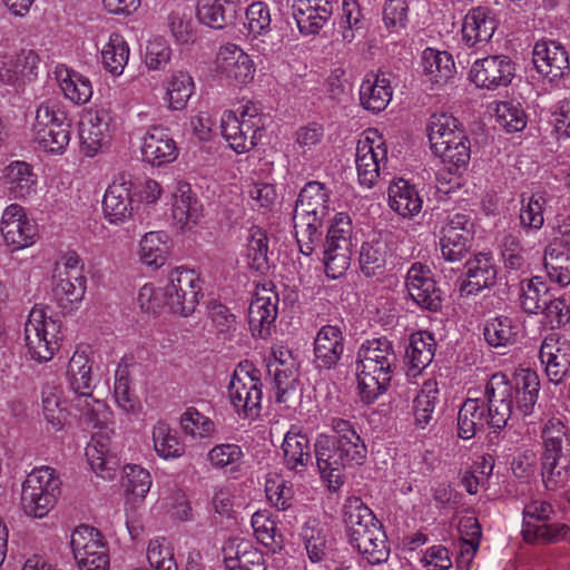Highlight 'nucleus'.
Here are the masks:
<instances>
[{
    "mask_svg": "<svg viewBox=\"0 0 570 570\" xmlns=\"http://www.w3.org/2000/svg\"><path fill=\"white\" fill-rule=\"evenodd\" d=\"M540 391L535 372L521 370L511 382L504 373H494L485 384L483 397L484 410L494 432L504 429L511 419L513 402L524 416L532 414Z\"/></svg>",
    "mask_w": 570,
    "mask_h": 570,
    "instance_id": "f257e3e1",
    "label": "nucleus"
},
{
    "mask_svg": "<svg viewBox=\"0 0 570 570\" xmlns=\"http://www.w3.org/2000/svg\"><path fill=\"white\" fill-rule=\"evenodd\" d=\"M392 341L382 336L365 341L356 353V375L361 400L371 404L384 394L397 370Z\"/></svg>",
    "mask_w": 570,
    "mask_h": 570,
    "instance_id": "f03ea898",
    "label": "nucleus"
},
{
    "mask_svg": "<svg viewBox=\"0 0 570 570\" xmlns=\"http://www.w3.org/2000/svg\"><path fill=\"white\" fill-rule=\"evenodd\" d=\"M91 362L85 352L76 351L69 360L67 380L73 392L72 407L87 424L98 428L107 422L108 407L105 402L92 396Z\"/></svg>",
    "mask_w": 570,
    "mask_h": 570,
    "instance_id": "7ed1b4c3",
    "label": "nucleus"
},
{
    "mask_svg": "<svg viewBox=\"0 0 570 570\" xmlns=\"http://www.w3.org/2000/svg\"><path fill=\"white\" fill-rule=\"evenodd\" d=\"M458 119L441 114L430 118L428 135L433 154L440 157L450 173L465 168L471 158V144Z\"/></svg>",
    "mask_w": 570,
    "mask_h": 570,
    "instance_id": "20e7f679",
    "label": "nucleus"
},
{
    "mask_svg": "<svg viewBox=\"0 0 570 570\" xmlns=\"http://www.w3.org/2000/svg\"><path fill=\"white\" fill-rule=\"evenodd\" d=\"M266 116L258 104L248 100L235 110H225L220 119L223 137L237 154L253 149L263 136Z\"/></svg>",
    "mask_w": 570,
    "mask_h": 570,
    "instance_id": "39448f33",
    "label": "nucleus"
},
{
    "mask_svg": "<svg viewBox=\"0 0 570 570\" xmlns=\"http://www.w3.org/2000/svg\"><path fill=\"white\" fill-rule=\"evenodd\" d=\"M61 481L49 466L35 469L22 483L21 509L32 518H43L60 494Z\"/></svg>",
    "mask_w": 570,
    "mask_h": 570,
    "instance_id": "423d86ee",
    "label": "nucleus"
},
{
    "mask_svg": "<svg viewBox=\"0 0 570 570\" xmlns=\"http://www.w3.org/2000/svg\"><path fill=\"white\" fill-rule=\"evenodd\" d=\"M60 324L47 316L41 307H33L24 325L26 346L31 358L47 362L59 348Z\"/></svg>",
    "mask_w": 570,
    "mask_h": 570,
    "instance_id": "0eeeda50",
    "label": "nucleus"
},
{
    "mask_svg": "<svg viewBox=\"0 0 570 570\" xmlns=\"http://www.w3.org/2000/svg\"><path fill=\"white\" fill-rule=\"evenodd\" d=\"M554 513L552 505L542 500H532L523 509L522 535L531 544H549L563 539L568 527L560 523H547Z\"/></svg>",
    "mask_w": 570,
    "mask_h": 570,
    "instance_id": "6e6552de",
    "label": "nucleus"
},
{
    "mask_svg": "<svg viewBox=\"0 0 570 570\" xmlns=\"http://www.w3.org/2000/svg\"><path fill=\"white\" fill-rule=\"evenodd\" d=\"M166 287L167 306L173 313L188 316L195 311L202 287L199 276L194 269L183 267L174 269Z\"/></svg>",
    "mask_w": 570,
    "mask_h": 570,
    "instance_id": "1a4fd4ad",
    "label": "nucleus"
},
{
    "mask_svg": "<svg viewBox=\"0 0 570 570\" xmlns=\"http://www.w3.org/2000/svg\"><path fill=\"white\" fill-rule=\"evenodd\" d=\"M258 371H246L238 367L229 382L228 396L238 415L255 417L258 415L262 404V382Z\"/></svg>",
    "mask_w": 570,
    "mask_h": 570,
    "instance_id": "9d476101",
    "label": "nucleus"
},
{
    "mask_svg": "<svg viewBox=\"0 0 570 570\" xmlns=\"http://www.w3.org/2000/svg\"><path fill=\"white\" fill-rule=\"evenodd\" d=\"M271 11L263 1H256L246 9V28L253 36V48L268 57L283 47V36L271 28Z\"/></svg>",
    "mask_w": 570,
    "mask_h": 570,
    "instance_id": "9b49d317",
    "label": "nucleus"
},
{
    "mask_svg": "<svg viewBox=\"0 0 570 570\" xmlns=\"http://www.w3.org/2000/svg\"><path fill=\"white\" fill-rule=\"evenodd\" d=\"M514 72V62L510 57L494 55L475 60L470 70V79L479 88L495 90L509 86Z\"/></svg>",
    "mask_w": 570,
    "mask_h": 570,
    "instance_id": "f8f14e48",
    "label": "nucleus"
},
{
    "mask_svg": "<svg viewBox=\"0 0 570 570\" xmlns=\"http://www.w3.org/2000/svg\"><path fill=\"white\" fill-rule=\"evenodd\" d=\"M0 229L7 246L13 252L31 246L38 237L37 224L27 217L18 204H11L4 209Z\"/></svg>",
    "mask_w": 570,
    "mask_h": 570,
    "instance_id": "ddd939ff",
    "label": "nucleus"
},
{
    "mask_svg": "<svg viewBox=\"0 0 570 570\" xmlns=\"http://www.w3.org/2000/svg\"><path fill=\"white\" fill-rule=\"evenodd\" d=\"M406 289L410 297L421 308L438 312L442 307V291L434 281L432 271L421 264L414 263L406 273Z\"/></svg>",
    "mask_w": 570,
    "mask_h": 570,
    "instance_id": "4468645a",
    "label": "nucleus"
},
{
    "mask_svg": "<svg viewBox=\"0 0 570 570\" xmlns=\"http://www.w3.org/2000/svg\"><path fill=\"white\" fill-rule=\"evenodd\" d=\"M335 444L332 435L324 433L320 434L314 443L317 469L332 490L341 488L344 483L345 468L350 466Z\"/></svg>",
    "mask_w": 570,
    "mask_h": 570,
    "instance_id": "2eb2a0df",
    "label": "nucleus"
},
{
    "mask_svg": "<svg viewBox=\"0 0 570 570\" xmlns=\"http://www.w3.org/2000/svg\"><path fill=\"white\" fill-rule=\"evenodd\" d=\"M498 267L490 253H478L464 264V279L460 285L461 296L476 295L495 285Z\"/></svg>",
    "mask_w": 570,
    "mask_h": 570,
    "instance_id": "dca6fc26",
    "label": "nucleus"
},
{
    "mask_svg": "<svg viewBox=\"0 0 570 570\" xmlns=\"http://www.w3.org/2000/svg\"><path fill=\"white\" fill-rule=\"evenodd\" d=\"M111 114L104 107L90 109L80 122L79 138L87 156H95L110 138Z\"/></svg>",
    "mask_w": 570,
    "mask_h": 570,
    "instance_id": "f3484780",
    "label": "nucleus"
},
{
    "mask_svg": "<svg viewBox=\"0 0 570 570\" xmlns=\"http://www.w3.org/2000/svg\"><path fill=\"white\" fill-rule=\"evenodd\" d=\"M336 0H294L293 17L303 36H315L328 22Z\"/></svg>",
    "mask_w": 570,
    "mask_h": 570,
    "instance_id": "a211bd4d",
    "label": "nucleus"
},
{
    "mask_svg": "<svg viewBox=\"0 0 570 570\" xmlns=\"http://www.w3.org/2000/svg\"><path fill=\"white\" fill-rule=\"evenodd\" d=\"M278 314V295L263 289L256 293L248 307V325L253 336L267 338Z\"/></svg>",
    "mask_w": 570,
    "mask_h": 570,
    "instance_id": "6ab92c4d",
    "label": "nucleus"
},
{
    "mask_svg": "<svg viewBox=\"0 0 570 570\" xmlns=\"http://www.w3.org/2000/svg\"><path fill=\"white\" fill-rule=\"evenodd\" d=\"M539 357L549 381L558 385L570 370V343L548 336L540 346Z\"/></svg>",
    "mask_w": 570,
    "mask_h": 570,
    "instance_id": "aec40b11",
    "label": "nucleus"
},
{
    "mask_svg": "<svg viewBox=\"0 0 570 570\" xmlns=\"http://www.w3.org/2000/svg\"><path fill=\"white\" fill-rule=\"evenodd\" d=\"M216 69L229 80L247 83L254 77V62L242 48L228 43L222 47L216 57Z\"/></svg>",
    "mask_w": 570,
    "mask_h": 570,
    "instance_id": "412c9836",
    "label": "nucleus"
},
{
    "mask_svg": "<svg viewBox=\"0 0 570 570\" xmlns=\"http://www.w3.org/2000/svg\"><path fill=\"white\" fill-rule=\"evenodd\" d=\"M532 60L535 69L544 77L554 80L569 72V58L566 49L557 41H539L534 45Z\"/></svg>",
    "mask_w": 570,
    "mask_h": 570,
    "instance_id": "4be33fe9",
    "label": "nucleus"
},
{
    "mask_svg": "<svg viewBox=\"0 0 570 570\" xmlns=\"http://www.w3.org/2000/svg\"><path fill=\"white\" fill-rule=\"evenodd\" d=\"M330 426L335 433L332 438L334 439L335 445L343 454L348 465H361L364 463L367 456V448L364 441L356 432L354 425L344 419L332 417L330 420Z\"/></svg>",
    "mask_w": 570,
    "mask_h": 570,
    "instance_id": "5701e85b",
    "label": "nucleus"
},
{
    "mask_svg": "<svg viewBox=\"0 0 570 570\" xmlns=\"http://www.w3.org/2000/svg\"><path fill=\"white\" fill-rule=\"evenodd\" d=\"M131 187L132 184L121 177L107 188L102 209L110 224L120 225L131 218L134 212Z\"/></svg>",
    "mask_w": 570,
    "mask_h": 570,
    "instance_id": "b1692460",
    "label": "nucleus"
},
{
    "mask_svg": "<svg viewBox=\"0 0 570 570\" xmlns=\"http://www.w3.org/2000/svg\"><path fill=\"white\" fill-rule=\"evenodd\" d=\"M386 154L383 142L374 145L370 137L358 141L355 163L361 186L372 188L375 185L380 176L381 164L386 160Z\"/></svg>",
    "mask_w": 570,
    "mask_h": 570,
    "instance_id": "393cba45",
    "label": "nucleus"
},
{
    "mask_svg": "<svg viewBox=\"0 0 570 570\" xmlns=\"http://www.w3.org/2000/svg\"><path fill=\"white\" fill-rule=\"evenodd\" d=\"M344 352V336L336 325L322 326L314 340V356L318 368L336 366Z\"/></svg>",
    "mask_w": 570,
    "mask_h": 570,
    "instance_id": "a878e982",
    "label": "nucleus"
},
{
    "mask_svg": "<svg viewBox=\"0 0 570 570\" xmlns=\"http://www.w3.org/2000/svg\"><path fill=\"white\" fill-rule=\"evenodd\" d=\"M141 154L146 163L159 167L174 161L178 148L167 129L151 127L144 136Z\"/></svg>",
    "mask_w": 570,
    "mask_h": 570,
    "instance_id": "bb28decb",
    "label": "nucleus"
},
{
    "mask_svg": "<svg viewBox=\"0 0 570 570\" xmlns=\"http://www.w3.org/2000/svg\"><path fill=\"white\" fill-rule=\"evenodd\" d=\"M242 11L238 0H198L199 21L213 29H224L236 22Z\"/></svg>",
    "mask_w": 570,
    "mask_h": 570,
    "instance_id": "cd10ccee",
    "label": "nucleus"
},
{
    "mask_svg": "<svg viewBox=\"0 0 570 570\" xmlns=\"http://www.w3.org/2000/svg\"><path fill=\"white\" fill-rule=\"evenodd\" d=\"M331 190L325 184L312 180L301 189L295 213L325 219L331 212Z\"/></svg>",
    "mask_w": 570,
    "mask_h": 570,
    "instance_id": "c85d7f7f",
    "label": "nucleus"
},
{
    "mask_svg": "<svg viewBox=\"0 0 570 570\" xmlns=\"http://www.w3.org/2000/svg\"><path fill=\"white\" fill-rule=\"evenodd\" d=\"M392 255L391 242L382 235L364 242L360 250V267L366 277L384 273L386 262Z\"/></svg>",
    "mask_w": 570,
    "mask_h": 570,
    "instance_id": "c756f323",
    "label": "nucleus"
},
{
    "mask_svg": "<svg viewBox=\"0 0 570 570\" xmlns=\"http://www.w3.org/2000/svg\"><path fill=\"white\" fill-rule=\"evenodd\" d=\"M521 332L519 321L507 315L489 318L483 327L485 342L498 350L515 345L520 341Z\"/></svg>",
    "mask_w": 570,
    "mask_h": 570,
    "instance_id": "7c9ffc66",
    "label": "nucleus"
},
{
    "mask_svg": "<svg viewBox=\"0 0 570 570\" xmlns=\"http://www.w3.org/2000/svg\"><path fill=\"white\" fill-rule=\"evenodd\" d=\"M267 371L272 377L276 402L285 404L286 407H292L301 395L296 373L277 358L267 365Z\"/></svg>",
    "mask_w": 570,
    "mask_h": 570,
    "instance_id": "2f4dec72",
    "label": "nucleus"
},
{
    "mask_svg": "<svg viewBox=\"0 0 570 570\" xmlns=\"http://www.w3.org/2000/svg\"><path fill=\"white\" fill-rule=\"evenodd\" d=\"M283 460L287 469L303 472L312 463L309 439L306 434L291 429L282 444Z\"/></svg>",
    "mask_w": 570,
    "mask_h": 570,
    "instance_id": "473e14b6",
    "label": "nucleus"
},
{
    "mask_svg": "<svg viewBox=\"0 0 570 570\" xmlns=\"http://www.w3.org/2000/svg\"><path fill=\"white\" fill-rule=\"evenodd\" d=\"M343 520L347 528L350 541L380 524L372 510L361 498H347L343 505Z\"/></svg>",
    "mask_w": 570,
    "mask_h": 570,
    "instance_id": "72a5a7b5",
    "label": "nucleus"
},
{
    "mask_svg": "<svg viewBox=\"0 0 570 570\" xmlns=\"http://www.w3.org/2000/svg\"><path fill=\"white\" fill-rule=\"evenodd\" d=\"M495 30V20L487 8H475L465 16L462 26V40L468 47L488 42Z\"/></svg>",
    "mask_w": 570,
    "mask_h": 570,
    "instance_id": "f704fd0d",
    "label": "nucleus"
},
{
    "mask_svg": "<svg viewBox=\"0 0 570 570\" xmlns=\"http://www.w3.org/2000/svg\"><path fill=\"white\" fill-rule=\"evenodd\" d=\"M423 75L432 86H443L453 78L455 65L446 51L426 48L421 58Z\"/></svg>",
    "mask_w": 570,
    "mask_h": 570,
    "instance_id": "c9c22d12",
    "label": "nucleus"
},
{
    "mask_svg": "<svg viewBox=\"0 0 570 570\" xmlns=\"http://www.w3.org/2000/svg\"><path fill=\"white\" fill-rule=\"evenodd\" d=\"M392 99L390 80L382 75L367 76L360 87L361 105L370 111L384 110Z\"/></svg>",
    "mask_w": 570,
    "mask_h": 570,
    "instance_id": "e433bc0d",
    "label": "nucleus"
},
{
    "mask_svg": "<svg viewBox=\"0 0 570 570\" xmlns=\"http://www.w3.org/2000/svg\"><path fill=\"white\" fill-rule=\"evenodd\" d=\"M422 204L417 190L407 180L400 178L389 186V205L402 217L415 216L421 212Z\"/></svg>",
    "mask_w": 570,
    "mask_h": 570,
    "instance_id": "4c0bfd02",
    "label": "nucleus"
},
{
    "mask_svg": "<svg viewBox=\"0 0 570 570\" xmlns=\"http://www.w3.org/2000/svg\"><path fill=\"white\" fill-rule=\"evenodd\" d=\"M3 179L9 194L16 199L26 198L36 189L37 175L26 161L10 163L4 168Z\"/></svg>",
    "mask_w": 570,
    "mask_h": 570,
    "instance_id": "58836bf2",
    "label": "nucleus"
},
{
    "mask_svg": "<svg viewBox=\"0 0 570 570\" xmlns=\"http://www.w3.org/2000/svg\"><path fill=\"white\" fill-rule=\"evenodd\" d=\"M490 428L484 404L480 399H468L458 413V435L463 440L472 439L479 431Z\"/></svg>",
    "mask_w": 570,
    "mask_h": 570,
    "instance_id": "ea45409f",
    "label": "nucleus"
},
{
    "mask_svg": "<svg viewBox=\"0 0 570 570\" xmlns=\"http://www.w3.org/2000/svg\"><path fill=\"white\" fill-rule=\"evenodd\" d=\"M86 456L92 471L104 480H114L119 469V461L111 454L107 439L94 436L86 449Z\"/></svg>",
    "mask_w": 570,
    "mask_h": 570,
    "instance_id": "a19ab883",
    "label": "nucleus"
},
{
    "mask_svg": "<svg viewBox=\"0 0 570 570\" xmlns=\"http://www.w3.org/2000/svg\"><path fill=\"white\" fill-rule=\"evenodd\" d=\"M350 542L370 564H381L389 558L390 549L381 523Z\"/></svg>",
    "mask_w": 570,
    "mask_h": 570,
    "instance_id": "79ce46f5",
    "label": "nucleus"
},
{
    "mask_svg": "<svg viewBox=\"0 0 570 570\" xmlns=\"http://www.w3.org/2000/svg\"><path fill=\"white\" fill-rule=\"evenodd\" d=\"M435 353V340L429 332H416L410 336V343L405 351L410 371L416 375L433 360Z\"/></svg>",
    "mask_w": 570,
    "mask_h": 570,
    "instance_id": "37998d69",
    "label": "nucleus"
},
{
    "mask_svg": "<svg viewBox=\"0 0 570 570\" xmlns=\"http://www.w3.org/2000/svg\"><path fill=\"white\" fill-rule=\"evenodd\" d=\"M325 219L312 217L306 214L295 213L294 227L296 229L299 252L309 256L318 245H323V227Z\"/></svg>",
    "mask_w": 570,
    "mask_h": 570,
    "instance_id": "c03bdc74",
    "label": "nucleus"
},
{
    "mask_svg": "<svg viewBox=\"0 0 570 570\" xmlns=\"http://www.w3.org/2000/svg\"><path fill=\"white\" fill-rule=\"evenodd\" d=\"M540 469L543 485L557 491L567 485L570 476L569 455L541 454Z\"/></svg>",
    "mask_w": 570,
    "mask_h": 570,
    "instance_id": "a18cd8bd",
    "label": "nucleus"
},
{
    "mask_svg": "<svg viewBox=\"0 0 570 570\" xmlns=\"http://www.w3.org/2000/svg\"><path fill=\"white\" fill-rule=\"evenodd\" d=\"M550 289L541 277L534 276L520 282L519 303L528 314H538L550 302Z\"/></svg>",
    "mask_w": 570,
    "mask_h": 570,
    "instance_id": "49530a36",
    "label": "nucleus"
},
{
    "mask_svg": "<svg viewBox=\"0 0 570 570\" xmlns=\"http://www.w3.org/2000/svg\"><path fill=\"white\" fill-rule=\"evenodd\" d=\"M140 261L153 268L161 267L170 254V240L164 232H149L140 240Z\"/></svg>",
    "mask_w": 570,
    "mask_h": 570,
    "instance_id": "de8ad7c7",
    "label": "nucleus"
},
{
    "mask_svg": "<svg viewBox=\"0 0 570 570\" xmlns=\"http://www.w3.org/2000/svg\"><path fill=\"white\" fill-rule=\"evenodd\" d=\"M87 288V278L77 277L73 273L70 276L58 275V282L53 288L59 306L70 313L79 307Z\"/></svg>",
    "mask_w": 570,
    "mask_h": 570,
    "instance_id": "09e8293b",
    "label": "nucleus"
},
{
    "mask_svg": "<svg viewBox=\"0 0 570 570\" xmlns=\"http://www.w3.org/2000/svg\"><path fill=\"white\" fill-rule=\"evenodd\" d=\"M173 219L180 228H190L200 217V205L198 200L190 194L188 185L178 188L173 200Z\"/></svg>",
    "mask_w": 570,
    "mask_h": 570,
    "instance_id": "8fccbe9b",
    "label": "nucleus"
},
{
    "mask_svg": "<svg viewBox=\"0 0 570 570\" xmlns=\"http://www.w3.org/2000/svg\"><path fill=\"white\" fill-rule=\"evenodd\" d=\"M301 537L308 559L314 563L324 560L327 550L325 525L316 518H308L302 527Z\"/></svg>",
    "mask_w": 570,
    "mask_h": 570,
    "instance_id": "3c124183",
    "label": "nucleus"
},
{
    "mask_svg": "<svg viewBox=\"0 0 570 570\" xmlns=\"http://www.w3.org/2000/svg\"><path fill=\"white\" fill-rule=\"evenodd\" d=\"M195 83L187 71L176 70L166 81V100L171 110H183L193 96Z\"/></svg>",
    "mask_w": 570,
    "mask_h": 570,
    "instance_id": "603ef678",
    "label": "nucleus"
},
{
    "mask_svg": "<svg viewBox=\"0 0 570 570\" xmlns=\"http://www.w3.org/2000/svg\"><path fill=\"white\" fill-rule=\"evenodd\" d=\"M59 86L67 99L82 105L90 100L92 86L88 78L68 68L57 71Z\"/></svg>",
    "mask_w": 570,
    "mask_h": 570,
    "instance_id": "864d4df0",
    "label": "nucleus"
},
{
    "mask_svg": "<svg viewBox=\"0 0 570 570\" xmlns=\"http://www.w3.org/2000/svg\"><path fill=\"white\" fill-rule=\"evenodd\" d=\"M129 46L121 35L112 32L101 49L102 63L111 75L120 76L129 59Z\"/></svg>",
    "mask_w": 570,
    "mask_h": 570,
    "instance_id": "5fc2aeb1",
    "label": "nucleus"
},
{
    "mask_svg": "<svg viewBox=\"0 0 570 570\" xmlns=\"http://www.w3.org/2000/svg\"><path fill=\"white\" fill-rule=\"evenodd\" d=\"M35 140L45 151L61 155L65 153L70 141L71 121L56 124L52 127H46L33 130Z\"/></svg>",
    "mask_w": 570,
    "mask_h": 570,
    "instance_id": "6e6d98bb",
    "label": "nucleus"
},
{
    "mask_svg": "<svg viewBox=\"0 0 570 570\" xmlns=\"http://www.w3.org/2000/svg\"><path fill=\"white\" fill-rule=\"evenodd\" d=\"M542 454L569 455L570 431L559 419H550L542 430Z\"/></svg>",
    "mask_w": 570,
    "mask_h": 570,
    "instance_id": "4d7b16f0",
    "label": "nucleus"
},
{
    "mask_svg": "<svg viewBox=\"0 0 570 570\" xmlns=\"http://www.w3.org/2000/svg\"><path fill=\"white\" fill-rule=\"evenodd\" d=\"M549 202V194L539 190L528 198L521 196L520 224L525 229L539 230L544 223L543 210Z\"/></svg>",
    "mask_w": 570,
    "mask_h": 570,
    "instance_id": "13d9d810",
    "label": "nucleus"
},
{
    "mask_svg": "<svg viewBox=\"0 0 570 570\" xmlns=\"http://www.w3.org/2000/svg\"><path fill=\"white\" fill-rule=\"evenodd\" d=\"M153 442L156 453L165 459H178L185 453V445L168 423L159 421L153 429Z\"/></svg>",
    "mask_w": 570,
    "mask_h": 570,
    "instance_id": "bf43d9fd",
    "label": "nucleus"
},
{
    "mask_svg": "<svg viewBox=\"0 0 570 570\" xmlns=\"http://www.w3.org/2000/svg\"><path fill=\"white\" fill-rule=\"evenodd\" d=\"M246 257L252 269L259 273L268 271V237L258 226H253L248 232Z\"/></svg>",
    "mask_w": 570,
    "mask_h": 570,
    "instance_id": "052dcab7",
    "label": "nucleus"
},
{
    "mask_svg": "<svg viewBox=\"0 0 570 570\" xmlns=\"http://www.w3.org/2000/svg\"><path fill=\"white\" fill-rule=\"evenodd\" d=\"M42 409L46 420L55 428L60 430L68 416L66 401L61 399V390L58 386L46 384L41 392Z\"/></svg>",
    "mask_w": 570,
    "mask_h": 570,
    "instance_id": "680f3d73",
    "label": "nucleus"
},
{
    "mask_svg": "<svg viewBox=\"0 0 570 570\" xmlns=\"http://www.w3.org/2000/svg\"><path fill=\"white\" fill-rule=\"evenodd\" d=\"M225 563L229 570L267 569L263 552L246 541H242L237 544L235 556L227 554L225 557Z\"/></svg>",
    "mask_w": 570,
    "mask_h": 570,
    "instance_id": "e2e57ef3",
    "label": "nucleus"
},
{
    "mask_svg": "<svg viewBox=\"0 0 570 570\" xmlns=\"http://www.w3.org/2000/svg\"><path fill=\"white\" fill-rule=\"evenodd\" d=\"M438 402L439 390L436 382H424L420 393L414 399V417L419 426L423 429L430 423Z\"/></svg>",
    "mask_w": 570,
    "mask_h": 570,
    "instance_id": "0e129e2a",
    "label": "nucleus"
},
{
    "mask_svg": "<svg viewBox=\"0 0 570 570\" xmlns=\"http://www.w3.org/2000/svg\"><path fill=\"white\" fill-rule=\"evenodd\" d=\"M361 17V9L355 0L343 1L336 32L344 43H351L356 32L363 29Z\"/></svg>",
    "mask_w": 570,
    "mask_h": 570,
    "instance_id": "69168bd1",
    "label": "nucleus"
},
{
    "mask_svg": "<svg viewBox=\"0 0 570 570\" xmlns=\"http://www.w3.org/2000/svg\"><path fill=\"white\" fill-rule=\"evenodd\" d=\"M70 546L75 559L107 547L102 541L101 533L89 525H80L73 530L70 538Z\"/></svg>",
    "mask_w": 570,
    "mask_h": 570,
    "instance_id": "338daca9",
    "label": "nucleus"
},
{
    "mask_svg": "<svg viewBox=\"0 0 570 570\" xmlns=\"http://www.w3.org/2000/svg\"><path fill=\"white\" fill-rule=\"evenodd\" d=\"M500 255L509 271H523L527 267V250L514 234H505L500 242Z\"/></svg>",
    "mask_w": 570,
    "mask_h": 570,
    "instance_id": "774afa93",
    "label": "nucleus"
}]
</instances>
